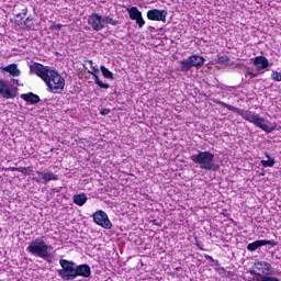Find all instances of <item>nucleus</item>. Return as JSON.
<instances>
[{"label":"nucleus","mask_w":281,"mask_h":281,"mask_svg":"<svg viewBox=\"0 0 281 281\" xmlns=\"http://www.w3.org/2000/svg\"><path fill=\"white\" fill-rule=\"evenodd\" d=\"M30 72L36 74L45 82L49 93H58L65 89V78L58 74V70L40 63L30 66Z\"/></svg>","instance_id":"1"},{"label":"nucleus","mask_w":281,"mask_h":281,"mask_svg":"<svg viewBox=\"0 0 281 281\" xmlns=\"http://www.w3.org/2000/svg\"><path fill=\"white\" fill-rule=\"evenodd\" d=\"M215 104H220L221 106H224V109H228V111H233V113H237V115H240L246 122H250V124H255L258 128H261V131H265V133H273L276 126H271L267 124V121L265 117L260 116L258 113L249 110H243L240 108H236L233 105H229L223 101H220L218 99L214 100Z\"/></svg>","instance_id":"2"},{"label":"nucleus","mask_w":281,"mask_h":281,"mask_svg":"<svg viewBox=\"0 0 281 281\" xmlns=\"http://www.w3.org/2000/svg\"><path fill=\"white\" fill-rule=\"evenodd\" d=\"M52 246L45 243L43 237L33 239L26 247V251L36 258H43L46 262H52V252H49Z\"/></svg>","instance_id":"3"},{"label":"nucleus","mask_w":281,"mask_h":281,"mask_svg":"<svg viewBox=\"0 0 281 281\" xmlns=\"http://www.w3.org/2000/svg\"><path fill=\"white\" fill-rule=\"evenodd\" d=\"M191 161L200 166L201 170L216 172L220 168L218 164L214 162V154L211 151H199L191 156Z\"/></svg>","instance_id":"4"},{"label":"nucleus","mask_w":281,"mask_h":281,"mask_svg":"<svg viewBox=\"0 0 281 281\" xmlns=\"http://www.w3.org/2000/svg\"><path fill=\"white\" fill-rule=\"evenodd\" d=\"M59 265L61 269L57 271L59 278L65 281L76 280V262L67 259H60Z\"/></svg>","instance_id":"5"},{"label":"nucleus","mask_w":281,"mask_h":281,"mask_svg":"<svg viewBox=\"0 0 281 281\" xmlns=\"http://www.w3.org/2000/svg\"><path fill=\"white\" fill-rule=\"evenodd\" d=\"M205 58L200 55H191L189 58L180 61V71L188 74L192 67H203Z\"/></svg>","instance_id":"6"},{"label":"nucleus","mask_w":281,"mask_h":281,"mask_svg":"<svg viewBox=\"0 0 281 281\" xmlns=\"http://www.w3.org/2000/svg\"><path fill=\"white\" fill-rule=\"evenodd\" d=\"M271 272V263L267 261H258L254 265L250 270L251 276H257V278H262L263 276H269Z\"/></svg>","instance_id":"7"},{"label":"nucleus","mask_w":281,"mask_h":281,"mask_svg":"<svg viewBox=\"0 0 281 281\" xmlns=\"http://www.w3.org/2000/svg\"><path fill=\"white\" fill-rule=\"evenodd\" d=\"M92 218L93 222L100 227H103V229H111V227H113V224L105 212H94Z\"/></svg>","instance_id":"8"},{"label":"nucleus","mask_w":281,"mask_h":281,"mask_svg":"<svg viewBox=\"0 0 281 281\" xmlns=\"http://www.w3.org/2000/svg\"><path fill=\"white\" fill-rule=\"evenodd\" d=\"M88 24H90V27H92L94 32H100L104 30V18L98 13H92L88 18Z\"/></svg>","instance_id":"9"},{"label":"nucleus","mask_w":281,"mask_h":281,"mask_svg":"<svg viewBox=\"0 0 281 281\" xmlns=\"http://www.w3.org/2000/svg\"><path fill=\"white\" fill-rule=\"evenodd\" d=\"M166 16H168L167 10L151 9L147 11V19L149 21H162V23H166Z\"/></svg>","instance_id":"10"},{"label":"nucleus","mask_w":281,"mask_h":281,"mask_svg":"<svg viewBox=\"0 0 281 281\" xmlns=\"http://www.w3.org/2000/svg\"><path fill=\"white\" fill-rule=\"evenodd\" d=\"M265 245H270L271 247H278V241L273 239H261L256 240L247 245L248 251H256V249H259V247H265Z\"/></svg>","instance_id":"11"},{"label":"nucleus","mask_w":281,"mask_h":281,"mask_svg":"<svg viewBox=\"0 0 281 281\" xmlns=\"http://www.w3.org/2000/svg\"><path fill=\"white\" fill-rule=\"evenodd\" d=\"M37 175H42L43 178H33V181L36 183H49V181H58V175L52 171H47L45 173L37 171Z\"/></svg>","instance_id":"12"},{"label":"nucleus","mask_w":281,"mask_h":281,"mask_svg":"<svg viewBox=\"0 0 281 281\" xmlns=\"http://www.w3.org/2000/svg\"><path fill=\"white\" fill-rule=\"evenodd\" d=\"M88 74L93 76L94 85H98L100 89H110L111 86L109 83H104L100 80V77L98 76V74H100V68H98V66H92V70H88Z\"/></svg>","instance_id":"13"},{"label":"nucleus","mask_w":281,"mask_h":281,"mask_svg":"<svg viewBox=\"0 0 281 281\" xmlns=\"http://www.w3.org/2000/svg\"><path fill=\"white\" fill-rule=\"evenodd\" d=\"M254 65L257 68V71H262V69H267L273 64H269V59L265 56H257L254 59Z\"/></svg>","instance_id":"14"},{"label":"nucleus","mask_w":281,"mask_h":281,"mask_svg":"<svg viewBox=\"0 0 281 281\" xmlns=\"http://www.w3.org/2000/svg\"><path fill=\"white\" fill-rule=\"evenodd\" d=\"M80 276L81 278H91V267L89 265H76V278Z\"/></svg>","instance_id":"15"},{"label":"nucleus","mask_w":281,"mask_h":281,"mask_svg":"<svg viewBox=\"0 0 281 281\" xmlns=\"http://www.w3.org/2000/svg\"><path fill=\"white\" fill-rule=\"evenodd\" d=\"M0 95L5 98V100H10L14 98L12 91L10 90V86H8V81L0 79Z\"/></svg>","instance_id":"16"},{"label":"nucleus","mask_w":281,"mask_h":281,"mask_svg":"<svg viewBox=\"0 0 281 281\" xmlns=\"http://www.w3.org/2000/svg\"><path fill=\"white\" fill-rule=\"evenodd\" d=\"M2 71H7V74H10L14 78H19L21 76V70L19 69V66L16 64H11L4 67H1Z\"/></svg>","instance_id":"17"},{"label":"nucleus","mask_w":281,"mask_h":281,"mask_svg":"<svg viewBox=\"0 0 281 281\" xmlns=\"http://www.w3.org/2000/svg\"><path fill=\"white\" fill-rule=\"evenodd\" d=\"M22 100L25 102H30L31 104H38L41 102V97L35 94L34 92L23 93L21 94Z\"/></svg>","instance_id":"18"},{"label":"nucleus","mask_w":281,"mask_h":281,"mask_svg":"<svg viewBox=\"0 0 281 281\" xmlns=\"http://www.w3.org/2000/svg\"><path fill=\"white\" fill-rule=\"evenodd\" d=\"M127 12L132 21H136V19L142 16V12L139 9H137V7L127 8Z\"/></svg>","instance_id":"19"},{"label":"nucleus","mask_w":281,"mask_h":281,"mask_svg":"<svg viewBox=\"0 0 281 281\" xmlns=\"http://www.w3.org/2000/svg\"><path fill=\"white\" fill-rule=\"evenodd\" d=\"M268 160H261V166L263 168H273L276 166V159L271 158V155L269 153L265 154Z\"/></svg>","instance_id":"20"},{"label":"nucleus","mask_w":281,"mask_h":281,"mask_svg":"<svg viewBox=\"0 0 281 281\" xmlns=\"http://www.w3.org/2000/svg\"><path fill=\"white\" fill-rule=\"evenodd\" d=\"M74 203H76V205H85L87 203V194L81 193V194H77L74 196Z\"/></svg>","instance_id":"21"},{"label":"nucleus","mask_w":281,"mask_h":281,"mask_svg":"<svg viewBox=\"0 0 281 281\" xmlns=\"http://www.w3.org/2000/svg\"><path fill=\"white\" fill-rule=\"evenodd\" d=\"M101 74L103 77H105L108 80H115V76L106 68V66L100 67Z\"/></svg>","instance_id":"22"},{"label":"nucleus","mask_w":281,"mask_h":281,"mask_svg":"<svg viewBox=\"0 0 281 281\" xmlns=\"http://www.w3.org/2000/svg\"><path fill=\"white\" fill-rule=\"evenodd\" d=\"M255 280L256 281H280V279H278L277 277H271L269 274H266L263 277H256Z\"/></svg>","instance_id":"23"},{"label":"nucleus","mask_w":281,"mask_h":281,"mask_svg":"<svg viewBox=\"0 0 281 281\" xmlns=\"http://www.w3.org/2000/svg\"><path fill=\"white\" fill-rule=\"evenodd\" d=\"M105 23H109V25H120V22L117 20H113L111 16L103 18Z\"/></svg>","instance_id":"24"},{"label":"nucleus","mask_w":281,"mask_h":281,"mask_svg":"<svg viewBox=\"0 0 281 281\" xmlns=\"http://www.w3.org/2000/svg\"><path fill=\"white\" fill-rule=\"evenodd\" d=\"M271 78L274 80V82H281V72L273 70Z\"/></svg>","instance_id":"25"},{"label":"nucleus","mask_w":281,"mask_h":281,"mask_svg":"<svg viewBox=\"0 0 281 281\" xmlns=\"http://www.w3.org/2000/svg\"><path fill=\"white\" fill-rule=\"evenodd\" d=\"M135 21H136V24L138 25V27L140 30H142V27H144V25H146V21H144V18L142 15L136 18Z\"/></svg>","instance_id":"26"},{"label":"nucleus","mask_w":281,"mask_h":281,"mask_svg":"<svg viewBox=\"0 0 281 281\" xmlns=\"http://www.w3.org/2000/svg\"><path fill=\"white\" fill-rule=\"evenodd\" d=\"M32 21H34V20L32 18H30V16L24 20V25L29 30L32 29V26L34 25V23Z\"/></svg>","instance_id":"27"},{"label":"nucleus","mask_w":281,"mask_h":281,"mask_svg":"<svg viewBox=\"0 0 281 281\" xmlns=\"http://www.w3.org/2000/svg\"><path fill=\"white\" fill-rule=\"evenodd\" d=\"M247 76H249V78H250V80H251V79L256 78V77L258 76V74L247 70V71H246V77H247Z\"/></svg>","instance_id":"28"},{"label":"nucleus","mask_w":281,"mask_h":281,"mask_svg":"<svg viewBox=\"0 0 281 281\" xmlns=\"http://www.w3.org/2000/svg\"><path fill=\"white\" fill-rule=\"evenodd\" d=\"M53 30H57V31L63 30V24H54Z\"/></svg>","instance_id":"29"},{"label":"nucleus","mask_w":281,"mask_h":281,"mask_svg":"<svg viewBox=\"0 0 281 281\" xmlns=\"http://www.w3.org/2000/svg\"><path fill=\"white\" fill-rule=\"evenodd\" d=\"M109 113H111V110L109 109L101 110V115H109Z\"/></svg>","instance_id":"30"},{"label":"nucleus","mask_w":281,"mask_h":281,"mask_svg":"<svg viewBox=\"0 0 281 281\" xmlns=\"http://www.w3.org/2000/svg\"><path fill=\"white\" fill-rule=\"evenodd\" d=\"M11 82H14L18 87H23V83H20L19 79H11Z\"/></svg>","instance_id":"31"},{"label":"nucleus","mask_w":281,"mask_h":281,"mask_svg":"<svg viewBox=\"0 0 281 281\" xmlns=\"http://www.w3.org/2000/svg\"><path fill=\"white\" fill-rule=\"evenodd\" d=\"M87 63H89V65H90L91 67H93V60L88 59Z\"/></svg>","instance_id":"32"},{"label":"nucleus","mask_w":281,"mask_h":281,"mask_svg":"<svg viewBox=\"0 0 281 281\" xmlns=\"http://www.w3.org/2000/svg\"><path fill=\"white\" fill-rule=\"evenodd\" d=\"M23 14H24V16L27 14V9L23 10Z\"/></svg>","instance_id":"33"},{"label":"nucleus","mask_w":281,"mask_h":281,"mask_svg":"<svg viewBox=\"0 0 281 281\" xmlns=\"http://www.w3.org/2000/svg\"><path fill=\"white\" fill-rule=\"evenodd\" d=\"M154 223H155V225L161 226V224H160V223H157L156 220H154Z\"/></svg>","instance_id":"34"},{"label":"nucleus","mask_w":281,"mask_h":281,"mask_svg":"<svg viewBox=\"0 0 281 281\" xmlns=\"http://www.w3.org/2000/svg\"><path fill=\"white\" fill-rule=\"evenodd\" d=\"M1 232H3V229H2V228H0V234H1Z\"/></svg>","instance_id":"35"},{"label":"nucleus","mask_w":281,"mask_h":281,"mask_svg":"<svg viewBox=\"0 0 281 281\" xmlns=\"http://www.w3.org/2000/svg\"><path fill=\"white\" fill-rule=\"evenodd\" d=\"M16 16H21V14H18Z\"/></svg>","instance_id":"36"},{"label":"nucleus","mask_w":281,"mask_h":281,"mask_svg":"<svg viewBox=\"0 0 281 281\" xmlns=\"http://www.w3.org/2000/svg\"><path fill=\"white\" fill-rule=\"evenodd\" d=\"M98 212H102V210H99Z\"/></svg>","instance_id":"37"}]
</instances>
